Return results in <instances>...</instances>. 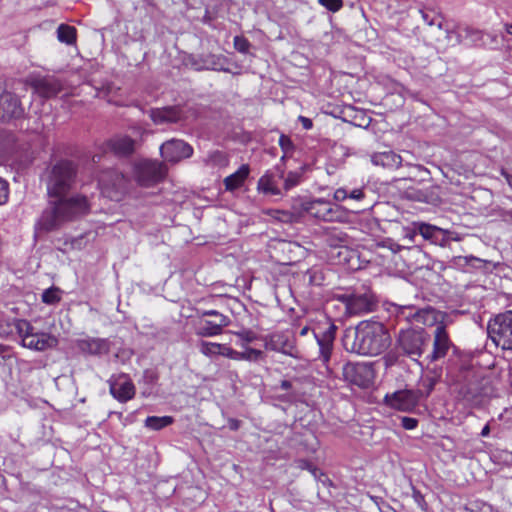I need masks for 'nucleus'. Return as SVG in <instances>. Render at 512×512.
Listing matches in <instances>:
<instances>
[{"label": "nucleus", "mask_w": 512, "mask_h": 512, "mask_svg": "<svg viewBox=\"0 0 512 512\" xmlns=\"http://www.w3.org/2000/svg\"><path fill=\"white\" fill-rule=\"evenodd\" d=\"M76 179V167L68 160L56 162L48 172L47 191L51 198L50 207L43 211L37 222V228L44 232L52 231L63 223L89 210L85 197H68Z\"/></svg>", "instance_id": "f257e3e1"}, {"label": "nucleus", "mask_w": 512, "mask_h": 512, "mask_svg": "<svg viewBox=\"0 0 512 512\" xmlns=\"http://www.w3.org/2000/svg\"><path fill=\"white\" fill-rule=\"evenodd\" d=\"M397 316L412 324L427 327L437 326L434 333L433 351L429 357L431 361H436L446 356L452 345L446 331V313L431 306L406 305L398 308Z\"/></svg>", "instance_id": "f03ea898"}, {"label": "nucleus", "mask_w": 512, "mask_h": 512, "mask_svg": "<svg viewBox=\"0 0 512 512\" xmlns=\"http://www.w3.org/2000/svg\"><path fill=\"white\" fill-rule=\"evenodd\" d=\"M390 344V334L380 322L363 321L355 329L346 331L343 339L344 348L359 355H379Z\"/></svg>", "instance_id": "7ed1b4c3"}, {"label": "nucleus", "mask_w": 512, "mask_h": 512, "mask_svg": "<svg viewBox=\"0 0 512 512\" xmlns=\"http://www.w3.org/2000/svg\"><path fill=\"white\" fill-rule=\"evenodd\" d=\"M300 208L302 212L325 222H344L347 218L343 207L332 204L323 198L304 200L301 202Z\"/></svg>", "instance_id": "20e7f679"}, {"label": "nucleus", "mask_w": 512, "mask_h": 512, "mask_svg": "<svg viewBox=\"0 0 512 512\" xmlns=\"http://www.w3.org/2000/svg\"><path fill=\"white\" fill-rule=\"evenodd\" d=\"M488 334L497 347L512 350V310L491 319L488 323Z\"/></svg>", "instance_id": "39448f33"}, {"label": "nucleus", "mask_w": 512, "mask_h": 512, "mask_svg": "<svg viewBox=\"0 0 512 512\" xmlns=\"http://www.w3.org/2000/svg\"><path fill=\"white\" fill-rule=\"evenodd\" d=\"M429 335L423 329L401 330L398 336L399 349L411 359H417L424 352Z\"/></svg>", "instance_id": "423d86ee"}, {"label": "nucleus", "mask_w": 512, "mask_h": 512, "mask_svg": "<svg viewBox=\"0 0 512 512\" xmlns=\"http://www.w3.org/2000/svg\"><path fill=\"white\" fill-rule=\"evenodd\" d=\"M127 179L116 170L103 172L99 177V187L103 196L118 201L126 189Z\"/></svg>", "instance_id": "0eeeda50"}, {"label": "nucleus", "mask_w": 512, "mask_h": 512, "mask_svg": "<svg viewBox=\"0 0 512 512\" xmlns=\"http://www.w3.org/2000/svg\"><path fill=\"white\" fill-rule=\"evenodd\" d=\"M166 174L165 166L157 161L142 160L135 164L134 176L142 186H151L160 181Z\"/></svg>", "instance_id": "6e6552de"}, {"label": "nucleus", "mask_w": 512, "mask_h": 512, "mask_svg": "<svg viewBox=\"0 0 512 512\" xmlns=\"http://www.w3.org/2000/svg\"><path fill=\"white\" fill-rule=\"evenodd\" d=\"M432 389L433 383L431 382L425 396H427ZM423 396L424 394L420 391L400 390L394 392L393 394H387L385 396V402L391 408L408 412L416 407L419 399Z\"/></svg>", "instance_id": "1a4fd4ad"}, {"label": "nucleus", "mask_w": 512, "mask_h": 512, "mask_svg": "<svg viewBox=\"0 0 512 512\" xmlns=\"http://www.w3.org/2000/svg\"><path fill=\"white\" fill-rule=\"evenodd\" d=\"M22 326L26 327V332L22 335V345L28 349L44 351L57 345V339L47 333H34L32 327L27 322L19 324L18 328L22 332Z\"/></svg>", "instance_id": "9d476101"}, {"label": "nucleus", "mask_w": 512, "mask_h": 512, "mask_svg": "<svg viewBox=\"0 0 512 512\" xmlns=\"http://www.w3.org/2000/svg\"><path fill=\"white\" fill-rule=\"evenodd\" d=\"M189 64L196 71L213 70L230 72L229 60L222 54H201L192 56L189 59Z\"/></svg>", "instance_id": "9b49d317"}, {"label": "nucleus", "mask_w": 512, "mask_h": 512, "mask_svg": "<svg viewBox=\"0 0 512 512\" xmlns=\"http://www.w3.org/2000/svg\"><path fill=\"white\" fill-rule=\"evenodd\" d=\"M108 383L111 395L119 402H127L135 395V386L127 374L112 375Z\"/></svg>", "instance_id": "f8f14e48"}, {"label": "nucleus", "mask_w": 512, "mask_h": 512, "mask_svg": "<svg viewBox=\"0 0 512 512\" xmlns=\"http://www.w3.org/2000/svg\"><path fill=\"white\" fill-rule=\"evenodd\" d=\"M160 152L165 161L176 163L191 157L193 148L183 140L171 139L161 145Z\"/></svg>", "instance_id": "ddd939ff"}, {"label": "nucleus", "mask_w": 512, "mask_h": 512, "mask_svg": "<svg viewBox=\"0 0 512 512\" xmlns=\"http://www.w3.org/2000/svg\"><path fill=\"white\" fill-rule=\"evenodd\" d=\"M29 83L34 91L41 96H54L63 88V82L54 75L31 76Z\"/></svg>", "instance_id": "4468645a"}, {"label": "nucleus", "mask_w": 512, "mask_h": 512, "mask_svg": "<svg viewBox=\"0 0 512 512\" xmlns=\"http://www.w3.org/2000/svg\"><path fill=\"white\" fill-rule=\"evenodd\" d=\"M349 315H361L373 309V301L367 294L346 295L342 297Z\"/></svg>", "instance_id": "2eb2a0df"}, {"label": "nucleus", "mask_w": 512, "mask_h": 512, "mask_svg": "<svg viewBox=\"0 0 512 512\" xmlns=\"http://www.w3.org/2000/svg\"><path fill=\"white\" fill-rule=\"evenodd\" d=\"M283 177V172L275 174L271 171H267L263 174L257 183V190L266 196H280L282 195L279 187V179Z\"/></svg>", "instance_id": "dca6fc26"}, {"label": "nucleus", "mask_w": 512, "mask_h": 512, "mask_svg": "<svg viewBox=\"0 0 512 512\" xmlns=\"http://www.w3.org/2000/svg\"><path fill=\"white\" fill-rule=\"evenodd\" d=\"M335 326L331 325L322 335L314 332V337L319 347V359L326 364L331 357L334 341Z\"/></svg>", "instance_id": "f3484780"}, {"label": "nucleus", "mask_w": 512, "mask_h": 512, "mask_svg": "<svg viewBox=\"0 0 512 512\" xmlns=\"http://www.w3.org/2000/svg\"><path fill=\"white\" fill-rule=\"evenodd\" d=\"M266 348L281 352L283 354L296 357V349L293 342L282 333L272 334L266 342Z\"/></svg>", "instance_id": "a211bd4d"}, {"label": "nucleus", "mask_w": 512, "mask_h": 512, "mask_svg": "<svg viewBox=\"0 0 512 512\" xmlns=\"http://www.w3.org/2000/svg\"><path fill=\"white\" fill-rule=\"evenodd\" d=\"M24 114L20 98H0V121L19 118Z\"/></svg>", "instance_id": "6ab92c4d"}, {"label": "nucleus", "mask_w": 512, "mask_h": 512, "mask_svg": "<svg viewBox=\"0 0 512 512\" xmlns=\"http://www.w3.org/2000/svg\"><path fill=\"white\" fill-rule=\"evenodd\" d=\"M369 372L370 370L363 364L346 363L342 368L343 378L358 386L365 384V375Z\"/></svg>", "instance_id": "aec40b11"}, {"label": "nucleus", "mask_w": 512, "mask_h": 512, "mask_svg": "<svg viewBox=\"0 0 512 512\" xmlns=\"http://www.w3.org/2000/svg\"><path fill=\"white\" fill-rule=\"evenodd\" d=\"M370 160L374 166H379L386 169H396L402 163L401 156L392 150L375 152L370 156Z\"/></svg>", "instance_id": "412c9836"}, {"label": "nucleus", "mask_w": 512, "mask_h": 512, "mask_svg": "<svg viewBox=\"0 0 512 512\" xmlns=\"http://www.w3.org/2000/svg\"><path fill=\"white\" fill-rule=\"evenodd\" d=\"M134 141L128 136H115L106 142L105 151L116 155H128L134 151Z\"/></svg>", "instance_id": "4be33fe9"}, {"label": "nucleus", "mask_w": 512, "mask_h": 512, "mask_svg": "<svg viewBox=\"0 0 512 512\" xmlns=\"http://www.w3.org/2000/svg\"><path fill=\"white\" fill-rule=\"evenodd\" d=\"M78 347L81 351L91 355H101L109 352L110 346L107 339L102 338H88L78 342Z\"/></svg>", "instance_id": "5701e85b"}, {"label": "nucleus", "mask_w": 512, "mask_h": 512, "mask_svg": "<svg viewBox=\"0 0 512 512\" xmlns=\"http://www.w3.org/2000/svg\"><path fill=\"white\" fill-rule=\"evenodd\" d=\"M151 118L156 124L177 122L182 118V110L178 107H163L153 109Z\"/></svg>", "instance_id": "b1692460"}, {"label": "nucleus", "mask_w": 512, "mask_h": 512, "mask_svg": "<svg viewBox=\"0 0 512 512\" xmlns=\"http://www.w3.org/2000/svg\"><path fill=\"white\" fill-rule=\"evenodd\" d=\"M249 173V166L247 164L241 165L236 172L227 176L224 179L223 182L225 185V189L227 191H234L240 188L244 184L245 180L248 178Z\"/></svg>", "instance_id": "393cba45"}, {"label": "nucleus", "mask_w": 512, "mask_h": 512, "mask_svg": "<svg viewBox=\"0 0 512 512\" xmlns=\"http://www.w3.org/2000/svg\"><path fill=\"white\" fill-rule=\"evenodd\" d=\"M415 229L424 239L430 240L433 243L438 241V236L440 234L445 233L443 229L427 223H416Z\"/></svg>", "instance_id": "a878e982"}, {"label": "nucleus", "mask_w": 512, "mask_h": 512, "mask_svg": "<svg viewBox=\"0 0 512 512\" xmlns=\"http://www.w3.org/2000/svg\"><path fill=\"white\" fill-rule=\"evenodd\" d=\"M57 38L60 42L73 45L76 42V28L67 24H61L57 28Z\"/></svg>", "instance_id": "bb28decb"}, {"label": "nucleus", "mask_w": 512, "mask_h": 512, "mask_svg": "<svg viewBox=\"0 0 512 512\" xmlns=\"http://www.w3.org/2000/svg\"><path fill=\"white\" fill-rule=\"evenodd\" d=\"M225 323L216 325L213 321H203L198 328L197 334L203 337H212L222 333Z\"/></svg>", "instance_id": "cd10ccee"}, {"label": "nucleus", "mask_w": 512, "mask_h": 512, "mask_svg": "<svg viewBox=\"0 0 512 512\" xmlns=\"http://www.w3.org/2000/svg\"><path fill=\"white\" fill-rule=\"evenodd\" d=\"M173 418L170 416H150L145 420V426L152 430H160L172 424Z\"/></svg>", "instance_id": "c85d7f7f"}, {"label": "nucleus", "mask_w": 512, "mask_h": 512, "mask_svg": "<svg viewBox=\"0 0 512 512\" xmlns=\"http://www.w3.org/2000/svg\"><path fill=\"white\" fill-rule=\"evenodd\" d=\"M327 242L330 246H346L348 244V236L339 230H332L327 236Z\"/></svg>", "instance_id": "c756f323"}, {"label": "nucleus", "mask_w": 512, "mask_h": 512, "mask_svg": "<svg viewBox=\"0 0 512 512\" xmlns=\"http://www.w3.org/2000/svg\"><path fill=\"white\" fill-rule=\"evenodd\" d=\"M200 352L208 357L218 356L221 353V344L202 341L200 343Z\"/></svg>", "instance_id": "7c9ffc66"}, {"label": "nucleus", "mask_w": 512, "mask_h": 512, "mask_svg": "<svg viewBox=\"0 0 512 512\" xmlns=\"http://www.w3.org/2000/svg\"><path fill=\"white\" fill-rule=\"evenodd\" d=\"M239 340L236 344L242 348H246L247 344L252 343L257 339L256 334L251 330H242L234 333Z\"/></svg>", "instance_id": "2f4dec72"}, {"label": "nucleus", "mask_w": 512, "mask_h": 512, "mask_svg": "<svg viewBox=\"0 0 512 512\" xmlns=\"http://www.w3.org/2000/svg\"><path fill=\"white\" fill-rule=\"evenodd\" d=\"M207 163L214 167H225L228 164V159L224 153L215 151L209 155Z\"/></svg>", "instance_id": "473e14b6"}, {"label": "nucleus", "mask_w": 512, "mask_h": 512, "mask_svg": "<svg viewBox=\"0 0 512 512\" xmlns=\"http://www.w3.org/2000/svg\"><path fill=\"white\" fill-rule=\"evenodd\" d=\"M60 299V290L55 287L46 289L42 294V301L49 305L58 303Z\"/></svg>", "instance_id": "72a5a7b5"}, {"label": "nucleus", "mask_w": 512, "mask_h": 512, "mask_svg": "<svg viewBox=\"0 0 512 512\" xmlns=\"http://www.w3.org/2000/svg\"><path fill=\"white\" fill-rule=\"evenodd\" d=\"M301 181V173L291 171L287 174L284 179V190L289 191L292 188L296 187L300 184Z\"/></svg>", "instance_id": "f704fd0d"}, {"label": "nucleus", "mask_w": 512, "mask_h": 512, "mask_svg": "<svg viewBox=\"0 0 512 512\" xmlns=\"http://www.w3.org/2000/svg\"><path fill=\"white\" fill-rule=\"evenodd\" d=\"M233 44L234 48L242 54H247L251 47V43L243 36H235Z\"/></svg>", "instance_id": "c9c22d12"}, {"label": "nucleus", "mask_w": 512, "mask_h": 512, "mask_svg": "<svg viewBox=\"0 0 512 512\" xmlns=\"http://www.w3.org/2000/svg\"><path fill=\"white\" fill-rule=\"evenodd\" d=\"M262 356V351L254 348H245L239 352V360L257 361Z\"/></svg>", "instance_id": "e433bc0d"}, {"label": "nucleus", "mask_w": 512, "mask_h": 512, "mask_svg": "<svg viewBox=\"0 0 512 512\" xmlns=\"http://www.w3.org/2000/svg\"><path fill=\"white\" fill-rule=\"evenodd\" d=\"M319 4L335 13L343 7V0H318Z\"/></svg>", "instance_id": "4c0bfd02"}, {"label": "nucleus", "mask_w": 512, "mask_h": 512, "mask_svg": "<svg viewBox=\"0 0 512 512\" xmlns=\"http://www.w3.org/2000/svg\"><path fill=\"white\" fill-rule=\"evenodd\" d=\"M220 356L227 357L232 360H238L239 361V351H236L232 349L227 344H221V353Z\"/></svg>", "instance_id": "58836bf2"}, {"label": "nucleus", "mask_w": 512, "mask_h": 512, "mask_svg": "<svg viewBox=\"0 0 512 512\" xmlns=\"http://www.w3.org/2000/svg\"><path fill=\"white\" fill-rule=\"evenodd\" d=\"M279 145L285 155L288 154L293 149V143H292L291 139L286 135L280 136Z\"/></svg>", "instance_id": "ea45409f"}, {"label": "nucleus", "mask_w": 512, "mask_h": 512, "mask_svg": "<svg viewBox=\"0 0 512 512\" xmlns=\"http://www.w3.org/2000/svg\"><path fill=\"white\" fill-rule=\"evenodd\" d=\"M8 194V183L4 179L0 178V205H3L7 202Z\"/></svg>", "instance_id": "a19ab883"}, {"label": "nucleus", "mask_w": 512, "mask_h": 512, "mask_svg": "<svg viewBox=\"0 0 512 512\" xmlns=\"http://www.w3.org/2000/svg\"><path fill=\"white\" fill-rule=\"evenodd\" d=\"M418 421L415 418L411 417H403L402 418V426L407 430H413L417 427Z\"/></svg>", "instance_id": "79ce46f5"}, {"label": "nucleus", "mask_w": 512, "mask_h": 512, "mask_svg": "<svg viewBox=\"0 0 512 512\" xmlns=\"http://www.w3.org/2000/svg\"><path fill=\"white\" fill-rule=\"evenodd\" d=\"M348 198V192L346 191V189L344 188H338L335 192H334V199L336 201H344L345 199Z\"/></svg>", "instance_id": "37998d69"}, {"label": "nucleus", "mask_w": 512, "mask_h": 512, "mask_svg": "<svg viewBox=\"0 0 512 512\" xmlns=\"http://www.w3.org/2000/svg\"><path fill=\"white\" fill-rule=\"evenodd\" d=\"M348 198L354 200H361L364 198V193L362 189H354L350 193H348Z\"/></svg>", "instance_id": "c03bdc74"}, {"label": "nucleus", "mask_w": 512, "mask_h": 512, "mask_svg": "<svg viewBox=\"0 0 512 512\" xmlns=\"http://www.w3.org/2000/svg\"><path fill=\"white\" fill-rule=\"evenodd\" d=\"M222 323H225V327L229 325L230 323V320L227 316L219 313V315H217V321H215V324L216 325H220Z\"/></svg>", "instance_id": "a18cd8bd"}, {"label": "nucleus", "mask_w": 512, "mask_h": 512, "mask_svg": "<svg viewBox=\"0 0 512 512\" xmlns=\"http://www.w3.org/2000/svg\"><path fill=\"white\" fill-rule=\"evenodd\" d=\"M299 120L301 121V123H302V125H303V127L305 129L308 130V129H310L312 127V121L310 119H308L306 117H303V116H300Z\"/></svg>", "instance_id": "49530a36"}, {"label": "nucleus", "mask_w": 512, "mask_h": 512, "mask_svg": "<svg viewBox=\"0 0 512 512\" xmlns=\"http://www.w3.org/2000/svg\"><path fill=\"white\" fill-rule=\"evenodd\" d=\"M420 13H421V16L423 18V20L428 24V25H433L434 24V21L433 19H430L429 17V13L423 11V10H420Z\"/></svg>", "instance_id": "de8ad7c7"}, {"label": "nucleus", "mask_w": 512, "mask_h": 512, "mask_svg": "<svg viewBox=\"0 0 512 512\" xmlns=\"http://www.w3.org/2000/svg\"><path fill=\"white\" fill-rule=\"evenodd\" d=\"M501 174L505 177L508 185L510 186V188L512 189V175H510L509 173H507L504 169L501 170Z\"/></svg>", "instance_id": "09e8293b"}, {"label": "nucleus", "mask_w": 512, "mask_h": 512, "mask_svg": "<svg viewBox=\"0 0 512 512\" xmlns=\"http://www.w3.org/2000/svg\"><path fill=\"white\" fill-rule=\"evenodd\" d=\"M229 426L231 429L236 430L239 428V421L238 420H230Z\"/></svg>", "instance_id": "8fccbe9b"}, {"label": "nucleus", "mask_w": 512, "mask_h": 512, "mask_svg": "<svg viewBox=\"0 0 512 512\" xmlns=\"http://www.w3.org/2000/svg\"><path fill=\"white\" fill-rule=\"evenodd\" d=\"M489 432H490V428H489V426H488V425H486V426H484V427H483V429H482V431H481V435H482L483 437H486V436H488V435H489Z\"/></svg>", "instance_id": "3c124183"}, {"label": "nucleus", "mask_w": 512, "mask_h": 512, "mask_svg": "<svg viewBox=\"0 0 512 512\" xmlns=\"http://www.w3.org/2000/svg\"><path fill=\"white\" fill-rule=\"evenodd\" d=\"M291 387V383L287 380L281 382V388L288 390Z\"/></svg>", "instance_id": "603ef678"}, {"label": "nucleus", "mask_w": 512, "mask_h": 512, "mask_svg": "<svg viewBox=\"0 0 512 512\" xmlns=\"http://www.w3.org/2000/svg\"><path fill=\"white\" fill-rule=\"evenodd\" d=\"M504 28H505V31L509 34V35H512V23H506L504 25Z\"/></svg>", "instance_id": "864d4df0"}, {"label": "nucleus", "mask_w": 512, "mask_h": 512, "mask_svg": "<svg viewBox=\"0 0 512 512\" xmlns=\"http://www.w3.org/2000/svg\"><path fill=\"white\" fill-rule=\"evenodd\" d=\"M309 330H310V329H309V327H308V326L303 327V328L300 330V332H299L300 336H305V335H307V334H308V332H309Z\"/></svg>", "instance_id": "5fc2aeb1"}, {"label": "nucleus", "mask_w": 512, "mask_h": 512, "mask_svg": "<svg viewBox=\"0 0 512 512\" xmlns=\"http://www.w3.org/2000/svg\"><path fill=\"white\" fill-rule=\"evenodd\" d=\"M205 315H209V316H215L217 317V315H219V312L216 311V310H209V311H206L205 312Z\"/></svg>", "instance_id": "6e6d98bb"}, {"label": "nucleus", "mask_w": 512, "mask_h": 512, "mask_svg": "<svg viewBox=\"0 0 512 512\" xmlns=\"http://www.w3.org/2000/svg\"><path fill=\"white\" fill-rule=\"evenodd\" d=\"M415 167H416L419 171H422V172L427 173V174L429 173V172H428V170H427L426 168H424V167H422V166H420V165H417V166H415Z\"/></svg>", "instance_id": "4d7b16f0"}, {"label": "nucleus", "mask_w": 512, "mask_h": 512, "mask_svg": "<svg viewBox=\"0 0 512 512\" xmlns=\"http://www.w3.org/2000/svg\"><path fill=\"white\" fill-rule=\"evenodd\" d=\"M4 88H3V82L0 80V96H3Z\"/></svg>", "instance_id": "13d9d810"}, {"label": "nucleus", "mask_w": 512, "mask_h": 512, "mask_svg": "<svg viewBox=\"0 0 512 512\" xmlns=\"http://www.w3.org/2000/svg\"><path fill=\"white\" fill-rule=\"evenodd\" d=\"M396 93L402 94L403 93V87L398 85V89H396Z\"/></svg>", "instance_id": "bf43d9fd"}, {"label": "nucleus", "mask_w": 512, "mask_h": 512, "mask_svg": "<svg viewBox=\"0 0 512 512\" xmlns=\"http://www.w3.org/2000/svg\"><path fill=\"white\" fill-rule=\"evenodd\" d=\"M6 350L4 345H0V354L4 353Z\"/></svg>", "instance_id": "052dcab7"}]
</instances>
